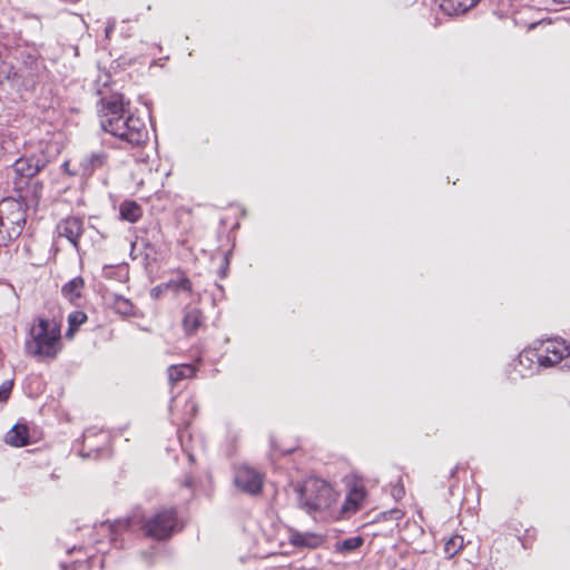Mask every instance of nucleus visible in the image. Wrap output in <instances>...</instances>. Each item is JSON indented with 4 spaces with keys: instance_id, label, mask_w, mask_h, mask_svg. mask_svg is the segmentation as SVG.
<instances>
[{
    "instance_id": "27",
    "label": "nucleus",
    "mask_w": 570,
    "mask_h": 570,
    "mask_svg": "<svg viewBox=\"0 0 570 570\" xmlns=\"http://www.w3.org/2000/svg\"><path fill=\"white\" fill-rule=\"evenodd\" d=\"M115 28H116V20L109 19L107 22V26L105 28L106 38H110V35L114 32Z\"/></svg>"
},
{
    "instance_id": "3",
    "label": "nucleus",
    "mask_w": 570,
    "mask_h": 570,
    "mask_svg": "<svg viewBox=\"0 0 570 570\" xmlns=\"http://www.w3.org/2000/svg\"><path fill=\"white\" fill-rule=\"evenodd\" d=\"M24 205L14 198L0 200V246L18 238L26 225Z\"/></svg>"
},
{
    "instance_id": "23",
    "label": "nucleus",
    "mask_w": 570,
    "mask_h": 570,
    "mask_svg": "<svg viewBox=\"0 0 570 570\" xmlns=\"http://www.w3.org/2000/svg\"><path fill=\"white\" fill-rule=\"evenodd\" d=\"M362 544L363 539L361 537H352L337 542L336 550L341 552H351L358 549Z\"/></svg>"
},
{
    "instance_id": "25",
    "label": "nucleus",
    "mask_w": 570,
    "mask_h": 570,
    "mask_svg": "<svg viewBox=\"0 0 570 570\" xmlns=\"http://www.w3.org/2000/svg\"><path fill=\"white\" fill-rule=\"evenodd\" d=\"M13 387V381L7 380L0 385V402H7Z\"/></svg>"
},
{
    "instance_id": "1",
    "label": "nucleus",
    "mask_w": 570,
    "mask_h": 570,
    "mask_svg": "<svg viewBox=\"0 0 570 570\" xmlns=\"http://www.w3.org/2000/svg\"><path fill=\"white\" fill-rule=\"evenodd\" d=\"M99 119L104 131L130 146H140L148 139L144 120L130 111V101L122 94L100 99Z\"/></svg>"
},
{
    "instance_id": "20",
    "label": "nucleus",
    "mask_w": 570,
    "mask_h": 570,
    "mask_svg": "<svg viewBox=\"0 0 570 570\" xmlns=\"http://www.w3.org/2000/svg\"><path fill=\"white\" fill-rule=\"evenodd\" d=\"M141 208L135 202H124L120 205V216L130 223H136L141 217Z\"/></svg>"
},
{
    "instance_id": "11",
    "label": "nucleus",
    "mask_w": 570,
    "mask_h": 570,
    "mask_svg": "<svg viewBox=\"0 0 570 570\" xmlns=\"http://www.w3.org/2000/svg\"><path fill=\"white\" fill-rule=\"evenodd\" d=\"M6 442L12 446L21 448L30 443L29 430L24 424L17 423L6 434Z\"/></svg>"
},
{
    "instance_id": "10",
    "label": "nucleus",
    "mask_w": 570,
    "mask_h": 570,
    "mask_svg": "<svg viewBox=\"0 0 570 570\" xmlns=\"http://www.w3.org/2000/svg\"><path fill=\"white\" fill-rule=\"evenodd\" d=\"M539 356L538 347L523 350L518 356L515 371L525 376V371L531 372L534 364L539 366Z\"/></svg>"
},
{
    "instance_id": "9",
    "label": "nucleus",
    "mask_w": 570,
    "mask_h": 570,
    "mask_svg": "<svg viewBox=\"0 0 570 570\" xmlns=\"http://www.w3.org/2000/svg\"><path fill=\"white\" fill-rule=\"evenodd\" d=\"M82 230V219L73 216L60 220L57 225L58 235L67 238L75 247L78 246Z\"/></svg>"
},
{
    "instance_id": "21",
    "label": "nucleus",
    "mask_w": 570,
    "mask_h": 570,
    "mask_svg": "<svg viewBox=\"0 0 570 570\" xmlns=\"http://www.w3.org/2000/svg\"><path fill=\"white\" fill-rule=\"evenodd\" d=\"M464 547V540L461 535L455 534L451 537L444 544V553L449 558L456 556Z\"/></svg>"
},
{
    "instance_id": "28",
    "label": "nucleus",
    "mask_w": 570,
    "mask_h": 570,
    "mask_svg": "<svg viewBox=\"0 0 570 570\" xmlns=\"http://www.w3.org/2000/svg\"><path fill=\"white\" fill-rule=\"evenodd\" d=\"M4 78H6V72L4 71H0V85L2 83Z\"/></svg>"
},
{
    "instance_id": "30",
    "label": "nucleus",
    "mask_w": 570,
    "mask_h": 570,
    "mask_svg": "<svg viewBox=\"0 0 570 570\" xmlns=\"http://www.w3.org/2000/svg\"><path fill=\"white\" fill-rule=\"evenodd\" d=\"M190 409H191L193 412L196 411V405H195V403L193 401H190Z\"/></svg>"
},
{
    "instance_id": "24",
    "label": "nucleus",
    "mask_w": 570,
    "mask_h": 570,
    "mask_svg": "<svg viewBox=\"0 0 570 570\" xmlns=\"http://www.w3.org/2000/svg\"><path fill=\"white\" fill-rule=\"evenodd\" d=\"M87 321V315L83 312L77 311L69 315V333L76 331L81 324Z\"/></svg>"
},
{
    "instance_id": "15",
    "label": "nucleus",
    "mask_w": 570,
    "mask_h": 570,
    "mask_svg": "<svg viewBox=\"0 0 570 570\" xmlns=\"http://www.w3.org/2000/svg\"><path fill=\"white\" fill-rule=\"evenodd\" d=\"M107 154L105 151H96L85 157L80 166L85 175H91L96 169L101 168L107 163Z\"/></svg>"
},
{
    "instance_id": "29",
    "label": "nucleus",
    "mask_w": 570,
    "mask_h": 570,
    "mask_svg": "<svg viewBox=\"0 0 570 570\" xmlns=\"http://www.w3.org/2000/svg\"><path fill=\"white\" fill-rule=\"evenodd\" d=\"M456 471H458V466H455L454 469H452V470H451V472H450V476H451V478H454V475H455Z\"/></svg>"
},
{
    "instance_id": "22",
    "label": "nucleus",
    "mask_w": 570,
    "mask_h": 570,
    "mask_svg": "<svg viewBox=\"0 0 570 570\" xmlns=\"http://www.w3.org/2000/svg\"><path fill=\"white\" fill-rule=\"evenodd\" d=\"M114 308L118 314L124 316H129L134 314V305L129 299L122 296H115Z\"/></svg>"
},
{
    "instance_id": "31",
    "label": "nucleus",
    "mask_w": 570,
    "mask_h": 570,
    "mask_svg": "<svg viewBox=\"0 0 570 570\" xmlns=\"http://www.w3.org/2000/svg\"><path fill=\"white\" fill-rule=\"evenodd\" d=\"M89 434H90V430H87L83 434L85 441L89 438Z\"/></svg>"
},
{
    "instance_id": "4",
    "label": "nucleus",
    "mask_w": 570,
    "mask_h": 570,
    "mask_svg": "<svg viewBox=\"0 0 570 570\" xmlns=\"http://www.w3.org/2000/svg\"><path fill=\"white\" fill-rule=\"evenodd\" d=\"M299 505L307 512L330 509L336 500L333 488L324 480L307 479L298 489Z\"/></svg>"
},
{
    "instance_id": "33",
    "label": "nucleus",
    "mask_w": 570,
    "mask_h": 570,
    "mask_svg": "<svg viewBox=\"0 0 570 570\" xmlns=\"http://www.w3.org/2000/svg\"><path fill=\"white\" fill-rule=\"evenodd\" d=\"M105 527H106V524H102V528H105ZM107 528H108L109 530H111V525H107Z\"/></svg>"
},
{
    "instance_id": "12",
    "label": "nucleus",
    "mask_w": 570,
    "mask_h": 570,
    "mask_svg": "<svg viewBox=\"0 0 570 570\" xmlns=\"http://www.w3.org/2000/svg\"><path fill=\"white\" fill-rule=\"evenodd\" d=\"M480 0H441L440 8L449 16L462 14L472 9Z\"/></svg>"
},
{
    "instance_id": "7",
    "label": "nucleus",
    "mask_w": 570,
    "mask_h": 570,
    "mask_svg": "<svg viewBox=\"0 0 570 570\" xmlns=\"http://www.w3.org/2000/svg\"><path fill=\"white\" fill-rule=\"evenodd\" d=\"M539 367H553L559 364L562 360L570 356V347L564 341L552 338L540 342L538 346Z\"/></svg>"
},
{
    "instance_id": "13",
    "label": "nucleus",
    "mask_w": 570,
    "mask_h": 570,
    "mask_svg": "<svg viewBox=\"0 0 570 570\" xmlns=\"http://www.w3.org/2000/svg\"><path fill=\"white\" fill-rule=\"evenodd\" d=\"M204 316L200 309L191 308L185 312L183 327L186 334L193 335L203 325Z\"/></svg>"
},
{
    "instance_id": "17",
    "label": "nucleus",
    "mask_w": 570,
    "mask_h": 570,
    "mask_svg": "<svg viewBox=\"0 0 570 570\" xmlns=\"http://www.w3.org/2000/svg\"><path fill=\"white\" fill-rule=\"evenodd\" d=\"M195 367L190 364L171 365L168 367V379L171 383H176L184 379L195 375Z\"/></svg>"
},
{
    "instance_id": "2",
    "label": "nucleus",
    "mask_w": 570,
    "mask_h": 570,
    "mask_svg": "<svg viewBox=\"0 0 570 570\" xmlns=\"http://www.w3.org/2000/svg\"><path fill=\"white\" fill-rule=\"evenodd\" d=\"M31 340L26 343L29 354L38 358H53L59 351L60 328L40 318L30 330Z\"/></svg>"
},
{
    "instance_id": "6",
    "label": "nucleus",
    "mask_w": 570,
    "mask_h": 570,
    "mask_svg": "<svg viewBox=\"0 0 570 570\" xmlns=\"http://www.w3.org/2000/svg\"><path fill=\"white\" fill-rule=\"evenodd\" d=\"M48 163L49 159L43 151L17 159L12 165L14 188L21 191L29 179L42 170Z\"/></svg>"
},
{
    "instance_id": "14",
    "label": "nucleus",
    "mask_w": 570,
    "mask_h": 570,
    "mask_svg": "<svg viewBox=\"0 0 570 570\" xmlns=\"http://www.w3.org/2000/svg\"><path fill=\"white\" fill-rule=\"evenodd\" d=\"M365 498V492L362 487L354 485L346 494L345 501L342 505V511L355 512L362 504Z\"/></svg>"
},
{
    "instance_id": "26",
    "label": "nucleus",
    "mask_w": 570,
    "mask_h": 570,
    "mask_svg": "<svg viewBox=\"0 0 570 570\" xmlns=\"http://www.w3.org/2000/svg\"><path fill=\"white\" fill-rule=\"evenodd\" d=\"M165 291H167V288H165V283H164V284H160V285H158V286L154 287V288L150 291V295H151V297H153V298H156V299H157V298H159V297L163 295V293H164Z\"/></svg>"
},
{
    "instance_id": "32",
    "label": "nucleus",
    "mask_w": 570,
    "mask_h": 570,
    "mask_svg": "<svg viewBox=\"0 0 570 570\" xmlns=\"http://www.w3.org/2000/svg\"><path fill=\"white\" fill-rule=\"evenodd\" d=\"M3 142V136L0 135V144Z\"/></svg>"
},
{
    "instance_id": "16",
    "label": "nucleus",
    "mask_w": 570,
    "mask_h": 570,
    "mask_svg": "<svg viewBox=\"0 0 570 570\" xmlns=\"http://www.w3.org/2000/svg\"><path fill=\"white\" fill-rule=\"evenodd\" d=\"M291 542L296 547L317 548L323 543V538L315 533H293Z\"/></svg>"
},
{
    "instance_id": "18",
    "label": "nucleus",
    "mask_w": 570,
    "mask_h": 570,
    "mask_svg": "<svg viewBox=\"0 0 570 570\" xmlns=\"http://www.w3.org/2000/svg\"><path fill=\"white\" fill-rule=\"evenodd\" d=\"M165 288L171 289L174 292L191 293L193 284L187 276H185L183 273H178L175 277H171L168 282L165 283Z\"/></svg>"
},
{
    "instance_id": "8",
    "label": "nucleus",
    "mask_w": 570,
    "mask_h": 570,
    "mask_svg": "<svg viewBox=\"0 0 570 570\" xmlns=\"http://www.w3.org/2000/svg\"><path fill=\"white\" fill-rule=\"evenodd\" d=\"M234 482L238 489L248 494H257L263 488L262 474L247 465L236 469Z\"/></svg>"
},
{
    "instance_id": "19",
    "label": "nucleus",
    "mask_w": 570,
    "mask_h": 570,
    "mask_svg": "<svg viewBox=\"0 0 570 570\" xmlns=\"http://www.w3.org/2000/svg\"><path fill=\"white\" fill-rule=\"evenodd\" d=\"M83 287V279L81 277H75L62 286V294L70 302H75L81 295Z\"/></svg>"
},
{
    "instance_id": "5",
    "label": "nucleus",
    "mask_w": 570,
    "mask_h": 570,
    "mask_svg": "<svg viewBox=\"0 0 570 570\" xmlns=\"http://www.w3.org/2000/svg\"><path fill=\"white\" fill-rule=\"evenodd\" d=\"M142 530L146 537L155 540H166L178 530L177 512L174 508L163 509L144 522Z\"/></svg>"
}]
</instances>
